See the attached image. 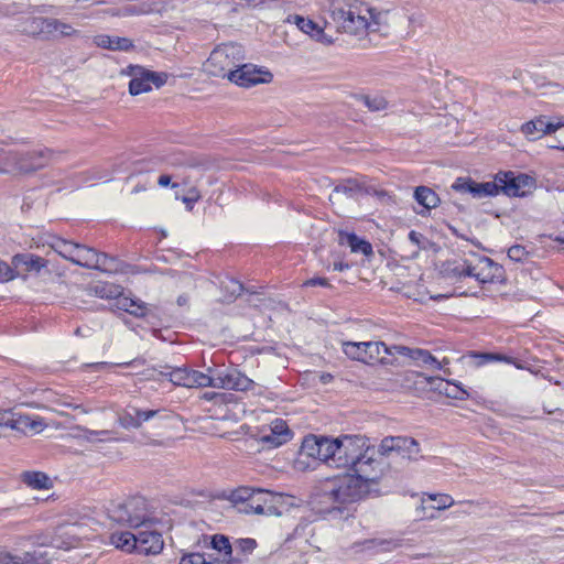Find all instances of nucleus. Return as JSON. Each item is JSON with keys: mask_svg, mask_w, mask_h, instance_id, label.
Instances as JSON below:
<instances>
[{"mask_svg": "<svg viewBox=\"0 0 564 564\" xmlns=\"http://www.w3.org/2000/svg\"><path fill=\"white\" fill-rule=\"evenodd\" d=\"M317 441L321 444V462L329 466V462H332L334 455L335 438L317 436Z\"/></svg>", "mask_w": 564, "mask_h": 564, "instance_id": "ea45409f", "label": "nucleus"}, {"mask_svg": "<svg viewBox=\"0 0 564 564\" xmlns=\"http://www.w3.org/2000/svg\"><path fill=\"white\" fill-rule=\"evenodd\" d=\"M151 528H144L137 533L135 551L140 554H159L163 550L162 534Z\"/></svg>", "mask_w": 564, "mask_h": 564, "instance_id": "dca6fc26", "label": "nucleus"}, {"mask_svg": "<svg viewBox=\"0 0 564 564\" xmlns=\"http://www.w3.org/2000/svg\"><path fill=\"white\" fill-rule=\"evenodd\" d=\"M304 285L306 286H329L328 280L326 278H312L307 280Z\"/></svg>", "mask_w": 564, "mask_h": 564, "instance_id": "052dcab7", "label": "nucleus"}, {"mask_svg": "<svg viewBox=\"0 0 564 564\" xmlns=\"http://www.w3.org/2000/svg\"><path fill=\"white\" fill-rule=\"evenodd\" d=\"M133 411L138 415V419L140 421V426L142 425L143 422L149 421L150 419L154 417L159 413V410H140L137 408H133Z\"/></svg>", "mask_w": 564, "mask_h": 564, "instance_id": "4d7b16f0", "label": "nucleus"}, {"mask_svg": "<svg viewBox=\"0 0 564 564\" xmlns=\"http://www.w3.org/2000/svg\"><path fill=\"white\" fill-rule=\"evenodd\" d=\"M369 193L368 189L364 187L361 183H359L355 178H348L345 182L338 184L334 188V194H344L349 197H354L358 194Z\"/></svg>", "mask_w": 564, "mask_h": 564, "instance_id": "473e14b6", "label": "nucleus"}, {"mask_svg": "<svg viewBox=\"0 0 564 564\" xmlns=\"http://www.w3.org/2000/svg\"><path fill=\"white\" fill-rule=\"evenodd\" d=\"M110 520L129 528H151L154 520L148 509V502L143 497H131L122 502L112 503L108 508Z\"/></svg>", "mask_w": 564, "mask_h": 564, "instance_id": "39448f33", "label": "nucleus"}, {"mask_svg": "<svg viewBox=\"0 0 564 564\" xmlns=\"http://www.w3.org/2000/svg\"><path fill=\"white\" fill-rule=\"evenodd\" d=\"M429 498L436 502L432 508L435 510H444L454 505V499L445 494L430 495Z\"/></svg>", "mask_w": 564, "mask_h": 564, "instance_id": "de8ad7c7", "label": "nucleus"}, {"mask_svg": "<svg viewBox=\"0 0 564 564\" xmlns=\"http://www.w3.org/2000/svg\"><path fill=\"white\" fill-rule=\"evenodd\" d=\"M245 61L243 47L237 43L221 44L214 48L204 64V70L214 77L229 79L239 63Z\"/></svg>", "mask_w": 564, "mask_h": 564, "instance_id": "6e6552de", "label": "nucleus"}, {"mask_svg": "<svg viewBox=\"0 0 564 564\" xmlns=\"http://www.w3.org/2000/svg\"><path fill=\"white\" fill-rule=\"evenodd\" d=\"M272 74L269 70L258 68L252 64L239 63L232 73H229V80L241 87H251L261 83H270Z\"/></svg>", "mask_w": 564, "mask_h": 564, "instance_id": "4468645a", "label": "nucleus"}, {"mask_svg": "<svg viewBox=\"0 0 564 564\" xmlns=\"http://www.w3.org/2000/svg\"><path fill=\"white\" fill-rule=\"evenodd\" d=\"M54 152L40 149L29 152L2 151V173L19 175L43 169L52 160Z\"/></svg>", "mask_w": 564, "mask_h": 564, "instance_id": "0eeeda50", "label": "nucleus"}, {"mask_svg": "<svg viewBox=\"0 0 564 564\" xmlns=\"http://www.w3.org/2000/svg\"><path fill=\"white\" fill-rule=\"evenodd\" d=\"M561 122H553L547 120L546 117L540 116L531 121L525 122L521 127V131L530 139L535 140L544 134L556 132L560 128Z\"/></svg>", "mask_w": 564, "mask_h": 564, "instance_id": "a211bd4d", "label": "nucleus"}, {"mask_svg": "<svg viewBox=\"0 0 564 564\" xmlns=\"http://www.w3.org/2000/svg\"><path fill=\"white\" fill-rule=\"evenodd\" d=\"M221 288L226 292L224 295V301L227 302H232L243 291V285L237 280H228L227 282H223Z\"/></svg>", "mask_w": 564, "mask_h": 564, "instance_id": "a19ab883", "label": "nucleus"}, {"mask_svg": "<svg viewBox=\"0 0 564 564\" xmlns=\"http://www.w3.org/2000/svg\"><path fill=\"white\" fill-rule=\"evenodd\" d=\"M177 177L176 175L171 174H161L158 178V185L160 187H171V188H177L180 186L178 182H174L173 178Z\"/></svg>", "mask_w": 564, "mask_h": 564, "instance_id": "5fc2aeb1", "label": "nucleus"}, {"mask_svg": "<svg viewBox=\"0 0 564 564\" xmlns=\"http://www.w3.org/2000/svg\"><path fill=\"white\" fill-rule=\"evenodd\" d=\"M85 432L88 434L87 435V440H90V436L91 435H104V436H108L110 434V432L108 430H102V431H93V430H85Z\"/></svg>", "mask_w": 564, "mask_h": 564, "instance_id": "338daca9", "label": "nucleus"}, {"mask_svg": "<svg viewBox=\"0 0 564 564\" xmlns=\"http://www.w3.org/2000/svg\"><path fill=\"white\" fill-rule=\"evenodd\" d=\"M119 423L124 429H139L140 421L138 419L137 413L133 411V408L131 410L124 411L119 415Z\"/></svg>", "mask_w": 564, "mask_h": 564, "instance_id": "49530a36", "label": "nucleus"}, {"mask_svg": "<svg viewBox=\"0 0 564 564\" xmlns=\"http://www.w3.org/2000/svg\"><path fill=\"white\" fill-rule=\"evenodd\" d=\"M47 265V261L32 253H18L12 258L11 265L2 263V282L11 281L18 276L25 278L29 272H40Z\"/></svg>", "mask_w": 564, "mask_h": 564, "instance_id": "ddd939ff", "label": "nucleus"}, {"mask_svg": "<svg viewBox=\"0 0 564 564\" xmlns=\"http://www.w3.org/2000/svg\"><path fill=\"white\" fill-rule=\"evenodd\" d=\"M421 238H422V235H421V234H419V232H416V231H414V230L410 231V234H409V239H410L413 243H415L416 246H420Z\"/></svg>", "mask_w": 564, "mask_h": 564, "instance_id": "69168bd1", "label": "nucleus"}, {"mask_svg": "<svg viewBox=\"0 0 564 564\" xmlns=\"http://www.w3.org/2000/svg\"><path fill=\"white\" fill-rule=\"evenodd\" d=\"M172 165L173 166H185V167H200V166H203V162L197 159H193V158L175 159L172 162Z\"/></svg>", "mask_w": 564, "mask_h": 564, "instance_id": "6e6d98bb", "label": "nucleus"}, {"mask_svg": "<svg viewBox=\"0 0 564 564\" xmlns=\"http://www.w3.org/2000/svg\"><path fill=\"white\" fill-rule=\"evenodd\" d=\"M257 547V542L253 539H238L234 542L232 549L236 553L235 555H238L245 560V556L247 554H250L253 552V550Z\"/></svg>", "mask_w": 564, "mask_h": 564, "instance_id": "58836bf2", "label": "nucleus"}, {"mask_svg": "<svg viewBox=\"0 0 564 564\" xmlns=\"http://www.w3.org/2000/svg\"><path fill=\"white\" fill-rule=\"evenodd\" d=\"M80 247H82V245H79V243L75 245V251H72V253L67 258L68 261L73 262L75 264L77 263V257L79 254Z\"/></svg>", "mask_w": 564, "mask_h": 564, "instance_id": "0e129e2a", "label": "nucleus"}, {"mask_svg": "<svg viewBox=\"0 0 564 564\" xmlns=\"http://www.w3.org/2000/svg\"><path fill=\"white\" fill-rule=\"evenodd\" d=\"M293 19H294L296 26L302 32H304L305 34H308L314 40H316L321 43H324V44L333 43V39L327 36L324 33V30L318 24H316L314 21H312L310 19H305L300 15H294Z\"/></svg>", "mask_w": 564, "mask_h": 564, "instance_id": "393cba45", "label": "nucleus"}, {"mask_svg": "<svg viewBox=\"0 0 564 564\" xmlns=\"http://www.w3.org/2000/svg\"><path fill=\"white\" fill-rule=\"evenodd\" d=\"M414 198L426 209L437 207L441 202L438 195L432 188L426 186H417L414 191Z\"/></svg>", "mask_w": 564, "mask_h": 564, "instance_id": "c756f323", "label": "nucleus"}, {"mask_svg": "<svg viewBox=\"0 0 564 564\" xmlns=\"http://www.w3.org/2000/svg\"><path fill=\"white\" fill-rule=\"evenodd\" d=\"M162 376L169 377L174 386L185 388H215L236 391H249L256 387L253 380L248 378L237 368L216 369L208 368L207 372L191 370L185 367L172 368L164 366Z\"/></svg>", "mask_w": 564, "mask_h": 564, "instance_id": "f257e3e1", "label": "nucleus"}, {"mask_svg": "<svg viewBox=\"0 0 564 564\" xmlns=\"http://www.w3.org/2000/svg\"><path fill=\"white\" fill-rule=\"evenodd\" d=\"M152 12V8L147 3L127 4L120 8L122 17L142 15Z\"/></svg>", "mask_w": 564, "mask_h": 564, "instance_id": "a18cd8bd", "label": "nucleus"}, {"mask_svg": "<svg viewBox=\"0 0 564 564\" xmlns=\"http://www.w3.org/2000/svg\"><path fill=\"white\" fill-rule=\"evenodd\" d=\"M369 494L367 485L351 474L335 477L324 487L325 498L338 510L365 499Z\"/></svg>", "mask_w": 564, "mask_h": 564, "instance_id": "20e7f679", "label": "nucleus"}, {"mask_svg": "<svg viewBox=\"0 0 564 564\" xmlns=\"http://www.w3.org/2000/svg\"><path fill=\"white\" fill-rule=\"evenodd\" d=\"M394 349L397 352L401 354V355H405V356H410L412 355V351L414 349H411L409 347H405V346H393L391 348V350Z\"/></svg>", "mask_w": 564, "mask_h": 564, "instance_id": "e2e57ef3", "label": "nucleus"}, {"mask_svg": "<svg viewBox=\"0 0 564 564\" xmlns=\"http://www.w3.org/2000/svg\"><path fill=\"white\" fill-rule=\"evenodd\" d=\"M42 423L32 420L26 415L2 414V437L9 438L12 436L25 435L28 431H39Z\"/></svg>", "mask_w": 564, "mask_h": 564, "instance_id": "2eb2a0df", "label": "nucleus"}, {"mask_svg": "<svg viewBox=\"0 0 564 564\" xmlns=\"http://www.w3.org/2000/svg\"><path fill=\"white\" fill-rule=\"evenodd\" d=\"M345 238L352 252H361L365 256L372 253L371 245L368 241L359 238L357 235L346 234Z\"/></svg>", "mask_w": 564, "mask_h": 564, "instance_id": "e433bc0d", "label": "nucleus"}, {"mask_svg": "<svg viewBox=\"0 0 564 564\" xmlns=\"http://www.w3.org/2000/svg\"><path fill=\"white\" fill-rule=\"evenodd\" d=\"M50 245L54 249V251H56L59 256L67 260L72 251H75L76 242L56 237L53 238Z\"/></svg>", "mask_w": 564, "mask_h": 564, "instance_id": "79ce46f5", "label": "nucleus"}, {"mask_svg": "<svg viewBox=\"0 0 564 564\" xmlns=\"http://www.w3.org/2000/svg\"><path fill=\"white\" fill-rule=\"evenodd\" d=\"M2 564H50L48 553L42 550L24 553L23 557L2 553Z\"/></svg>", "mask_w": 564, "mask_h": 564, "instance_id": "5701e85b", "label": "nucleus"}, {"mask_svg": "<svg viewBox=\"0 0 564 564\" xmlns=\"http://www.w3.org/2000/svg\"><path fill=\"white\" fill-rule=\"evenodd\" d=\"M110 543L117 549L127 552L135 551L137 534L130 532H115L110 535Z\"/></svg>", "mask_w": 564, "mask_h": 564, "instance_id": "7c9ffc66", "label": "nucleus"}, {"mask_svg": "<svg viewBox=\"0 0 564 564\" xmlns=\"http://www.w3.org/2000/svg\"><path fill=\"white\" fill-rule=\"evenodd\" d=\"M300 455L312 457L321 462V444L317 441V435H307L304 437L301 445Z\"/></svg>", "mask_w": 564, "mask_h": 564, "instance_id": "2f4dec72", "label": "nucleus"}, {"mask_svg": "<svg viewBox=\"0 0 564 564\" xmlns=\"http://www.w3.org/2000/svg\"><path fill=\"white\" fill-rule=\"evenodd\" d=\"M501 268L490 258L478 253H469L462 262L448 265L447 273L458 279L474 278L478 283L494 282Z\"/></svg>", "mask_w": 564, "mask_h": 564, "instance_id": "423d86ee", "label": "nucleus"}, {"mask_svg": "<svg viewBox=\"0 0 564 564\" xmlns=\"http://www.w3.org/2000/svg\"><path fill=\"white\" fill-rule=\"evenodd\" d=\"M508 257L510 260L516 262H523L528 259L529 252L524 247L514 245L508 249Z\"/></svg>", "mask_w": 564, "mask_h": 564, "instance_id": "09e8293b", "label": "nucleus"}, {"mask_svg": "<svg viewBox=\"0 0 564 564\" xmlns=\"http://www.w3.org/2000/svg\"><path fill=\"white\" fill-rule=\"evenodd\" d=\"M368 440L359 435H343L335 438L334 455L329 467L351 469L356 459L365 451Z\"/></svg>", "mask_w": 564, "mask_h": 564, "instance_id": "9d476101", "label": "nucleus"}, {"mask_svg": "<svg viewBox=\"0 0 564 564\" xmlns=\"http://www.w3.org/2000/svg\"><path fill=\"white\" fill-rule=\"evenodd\" d=\"M94 43L101 48L111 51H130L134 47L133 42L128 37L110 36L107 34L96 35Z\"/></svg>", "mask_w": 564, "mask_h": 564, "instance_id": "b1692460", "label": "nucleus"}, {"mask_svg": "<svg viewBox=\"0 0 564 564\" xmlns=\"http://www.w3.org/2000/svg\"><path fill=\"white\" fill-rule=\"evenodd\" d=\"M45 32V40L69 37L78 34V31L74 29L70 24H67L54 18L47 19Z\"/></svg>", "mask_w": 564, "mask_h": 564, "instance_id": "a878e982", "label": "nucleus"}, {"mask_svg": "<svg viewBox=\"0 0 564 564\" xmlns=\"http://www.w3.org/2000/svg\"><path fill=\"white\" fill-rule=\"evenodd\" d=\"M546 88H549L552 94H564V88L561 87L558 84H549Z\"/></svg>", "mask_w": 564, "mask_h": 564, "instance_id": "774afa93", "label": "nucleus"}, {"mask_svg": "<svg viewBox=\"0 0 564 564\" xmlns=\"http://www.w3.org/2000/svg\"><path fill=\"white\" fill-rule=\"evenodd\" d=\"M366 364H388L387 356L392 355L383 341H365Z\"/></svg>", "mask_w": 564, "mask_h": 564, "instance_id": "bb28decb", "label": "nucleus"}, {"mask_svg": "<svg viewBox=\"0 0 564 564\" xmlns=\"http://www.w3.org/2000/svg\"><path fill=\"white\" fill-rule=\"evenodd\" d=\"M375 455V448L370 447L367 443L365 451H362L350 469L354 473L351 475L366 484L370 491L371 486L378 484L390 464V462H386L383 458H376Z\"/></svg>", "mask_w": 564, "mask_h": 564, "instance_id": "1a4fd4ad", "label": "nucleus"}, {"mask_svg": "<svg viewBox=\"0 0 564 564\" xmlns=\"http://www.w3.org/2000/svg\"><path fill=\"white\" fill-rule=\"evenodd\" d=\"M130 75L132 76L129 83V93L131 95L137 96L152 89L148 69L142 66H130Z\"/></svg>", "mask_w": 564, "mask_h": 564, "instance_id": "aec40b11", "label": "nucleus"}, {"mask_svg": "<svg viewBox=\"0 0 564 564\" xmlns=\"http://www.w3.org/2000/svg\"><path fill=\"white\" fill-rule=\"evenodd\" d=\"M116 306L118 310L128 312L129 307L131 306V299L127 296L119 295V297H116Z\"/></svg>", "mask_w": 564, "mask_h": 564, "instance_id": "bf43d9fd", "label": "nucleus"}, {"mask_svg": "<svg viewBox=\"0 0 564 564\" xmlns=\"http://www.w3.org/2000/svg\"><path fill=\"white\" fill-rule=\"evenodd\" d=\"M210 545L214 550L224 554L223 560H213V562L224 563V564H242L243 558L234 555L232 544L229 542V539L223 534H215L212 536Z\"/></svg>", "mask_w": 564, "mask_h": 564, "instance_id": "6ab92c4d", "label": "nucleus"}, {"mask_svg": "<svg viewBox=\"0 0 564 564\" xmlns=\"http://www.w3.org/2000/svg\"><path fill=\"white\" fill-rule=\"evenodd\" d=\"M452 189L462 194H470L474 198H478V182L470 177H458L452 184Z\"/></svg>", "mask_w": 564, "mask_h": 564, "instance_id": "c9c22d12", "label": "nucleus"}, {"mask_svg": "<svg viewBox=\"0 0 564 564\" xmlns=\"http://www.w3.org/2000/svg\"><path fill=\"white\" fill-rule=\"evenodd\" d=\"M292 437V432L286 422L282 419L272 421L269 426V432L260 436V441L269 448L279 447L288 443Z\"/></svg>", "mask_w": 564, "mask_h": 564, "instance_id": "f3484780", "label": "nucleus"}, {"mask_svg": "<svg viewBox=\"0 0 564 564\" xmlns=\"http://www.w3.org/2000/svg\"><path fill=\"white\" fill-rule=\"evenodd\" d=\"M282 495L269 490L240 487L230 495V500L240 513L281 516L276 502Z\"/></svg>", "mask_w": 564, "mask_h": 564, "instance_id": "7ed1b4c3", "label": "nucleus"}, {"mask_svg": "<svg viewBox=\"0 0 564 564\" xmlns=\"http://www.w3.org/2000/svg\"><path fill=\"white\" fill-rule=\"evenodd\" d=\"M419 376L423 377L424 380L430 384H434L435 382H437L434 389L438 390L441 393H444L448 398L456 400H465L468 398L467 391L456 383H453L451 381H444L438 377H425L421 373Z\"/></svg>", "mask_w": 564, "mask_h": 564, "instance_id": "412c9836", "label": "nucleus"}, {"mask_svg": "<svg viewBox=\"0 0 564 564\" xmlns=\"http://www.w3.org/2000/svg\"><path fill=\"white\" fill-rule=\"evenodd\" d=\"M343 351L351 360L366 364L365 341H344Z\"/></svg>", "mask_w": 564, "mask_h": 564, "instance_id": "f704fd0d", "label": "nucleus"}, {"mask_svg": "<svg viewBox=\"0 0 564 564\" xmlns=\"http://www.w3.org/2000/svg\"><path fill=\"white\" fill-rule=\"evenodd\" d=\"M411 358L422 365L432 366L434 369H441L442 364L436 360L434 356L427 350L423 349H414L412 351Z\"/></svg>", "mask_w": 564, "mask_h": 564, "instance_id": "37998d69", "label": "nucleus"}, {"mask_svg": "<svg viewBox=\"0 0 564 564\" xmlns=\"http://www.w3.org/2000/svg\"><path fill=\"white\" fill-rule=\"evenodd\" d=\"M556 132H557V134L555 137L556 143L551 144L550 147L553 149H558V150L564 151V123L561 122V126Z\"/></svg>", "mask_w": 564, "mask_h": 564, "instance_id": "13d9d810", "label": "nucleus"}, {"mask_svg": "<svg viewBox=\"0 0 564 564\" xmlns=\"http://www.w3.org/2000/svg\"><path fill=\"white\" fill-rule=\"evenodd\" d=\"M496 180L500 183V192L509 197H524L535 188V180L524 173L499 172Z\"/></svg>", "mask_w": 564, "mask_h": 564, "instance_id": "f8f14e48", "label": "nucleus"}, {"mask_svg": "<svg viewBox=\"0 0 564 564\" xmlns=\"http://www.w3.org/2000/svg\"><path fill=\"white\" fill-rule=\"evenodd\" d=\"M106 261L105 252H98L94 248L82 245L76 264L86 269H94L104 268Z\"/></svg>", "mask_w": 564, "mask_h": 564, "instance_id": "4be33fe9", "label": "nucleus"}, {"mask_svg": "<svg viewBox=\"0 0 564 564\" xmlns=\"http://www.w3.org/2000/svg\"><path fill=\"white\" fill-rule=\"evenodd\" d=\"M500 183L498 180L492 182L478 183V198L496 196L500 193Z\"/></svg>", "mask_w": 564, "mask_h": 564, "instance_id": "c03bdc74", "label": "nucleus"}, {"mask_svg": "<svg viewBox=\"0 0 564 564\" xmlns=\"http://www.w3.org/2000/svg\"><path fill=\"white\" fill-rule=\"evenodd\" d=\"M107 261L105 262L104 268H94V270H99L107 273H117L122 271V263L119 262L115 257H110L106 253Z\"/></svg>", "mask_w": 564, "mask_h": 564, "instance_id": "3c124183", "label": "nucleus"}, {"mask_svg": "<svg viewBox=\"0 0 564 564\" xmlns=\"http://www.w3.org/2000/svg\"><path fill=\"white\" fill-rule=\"evenodd\" d=\"M74 542H75L74 539H72L70 541H67V542H59L57 539V535H55L52 540V543L58 549H69L74 545Z\"/></svg>", "mask_w": 564, "mask_h": 564, "instance_id": "680f3d73", "label": "nucleus"}, {"mask_svg": "<svg viewBox=\"0 0 564 564\" xmlns=\"http://www.w3.org/2000/svg\"><path fill=\"white\" fill-rule=\"evenodd\" d=\"M97 296L101 299H116L122 293V288L113 283H99L94 288Z\"/></svg>", "mask_w": 564, "mask_h": 564, "instance_id": "4c0bfd02", "label": "nucleus"}, {"mask_svg": "<svg viewBox=\"0 0 564 564\" xmlns=\"http://www.w3.org/2000/svg\"><path fill=\"white\" fill-rule=\"evenodd\" d=\"M370 111H382L389 106V101L381 94L360 95L357 97Z\"/></svg>", "mask_w": 564, "mask_h": 564, "instance_id": "72a5a7b5", "label": "nucleus"}, {"mask_svg": "<svg viewBox=\"0 0 564 564\" xmlns=\"http://www.w3.org/2000/svg\"><path fill=\"white\" fill-rule=\"evenodd\" d=\"M21 480L32 489H51L53 481L43 471H24L21 474Z\"/></svg>", "mask_w": 564, "mask_h": 564, "instance_id": "c85d7f7f", "label": "nucleus"}, {"mask_svg": "<svg viewBox=\"0 0 564 564\" xmlns=\"http://www.w3.org/2000/svg\"><path fill=\"white\" fill-rule=\"evenodd\" d=\"M378 454L391 457V460L400 458L402 460L417 462L422 458L420 444L416 440L409 436H387L379 447Z\"/></svg>", "mask_w": 564, "mask_h": 564, "instance_id": "9b49d317", "label": "nucleus"}, {"mask_svg": "<svg viewBox=\"0 0 564 564\" xmlns=\"http://www.w3.org/2000/svg\"><path fill=\"white\" fill-rule=\"evenodd\" d=\"M148 76L150 78L151 86L154 85L156 88L163 86L167 80L166 73H156L152 70H148Z\"/></svg>", "mask_w": 564, "mask_h": 564, "instance_id": "864d4df0", "label": "nucleus"}, {"mask_svg": "<svg viewBox=\"0 0 564 564\" xmlns=\"http://www.w3.org/2000/svg\"><path fill=\"white\" fill-rule=\"evenodd\" d=\"M200 193L197 187L193 186L188 188L187 194L181 197V200L186 205L187 210H193L194 204L200 199Z\"/></svg>", "mask_w": 564, "mask_h": 564, "instance_id": "8fccbe9b", "label": "nucleus"}, {"mask_svg": "<svg viewBox=\"0 0 564 564\" xmlns=\"http://www.w3.org/2000/svg\"><path fill=\"white\" fill-rule=\"evenodd\" d=\"M48 18L25 17L20 23V31L33 37L45 40V25Z\"/></svg>", "mask_w": 564, "mask_h": 564, "instance_id": "cd10ccee", "label": "nucleus"}, {"mask_svg": "<svg viewBox=\"0 0 564 564\" xmlns=\"http://www.w3.org/2000/svg\"><path fill=\"white\" fill-rule=\"evenodd\" d=\"M147 311L148 308L143 302L131 299V306L129 307L128 311L129 314L140 317L145 316Z\"/></svg>", "mask_w": 564, "mask_h": 564, "instance_id": "603ef678", "label": "nucleus"}, {"mask_svg": "<svg viewBox=\"0 0 564 564\" xmlns=\"http://www.w3.org/2000/svg\"><path fill=\"white\" fill-rule=\"evenodd\" d=\"M327 11L338 31L354 35H361L368 30L377 32L379 25L387 22V12L345 0H329Z\"/></svg>", "mask_w": 564, "mask_h": 564, "instance_id": "f03ea898", "label": "nucleus"}]
</instances>
